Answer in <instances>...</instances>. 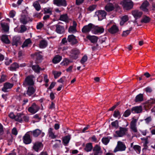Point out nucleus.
<instances>
[{
    "mask_svg": "<svg viewBox=\"0 0 155 155\" xmlns=\"http://www.w3.org/2000/svg\"><path fill=\"white\" fill-rule=\"evenodd\" d=\"M133 149L136 151L140 152V147L139 145H135L133 147Z\"/></svg>",
    "mask_w": 155,
    "mask_h": 155,
    "instance_id": "obj_53",
    "label": "nucleus"
},
{
    "mask_svg": "<svg viewBox=\"0 0 155 155\" xmlns=\"http://www.w3.org/2000/svg\"><path fill=\"white\" fill-rule=\"evenodd\" d=\"M87 38L89 40L93 43L96 42L98 40V38L95 36L88 35Z\"/></svg>",
    "mask_w": 155,
    "mask_h": 155,
    "instance_id": "obj_27",
    "label": "nucleus"
},
{
    "mask_svg": "<svg viewBox=\"0 0 155 155\" xmlns=\"http://www.w3.org/2000/svg\"><path fill=\"white\" fill-rule=\"evenodd\" d=\"M21 29L20 31V33H22L26 31L27 28L24 25H22L21 26Z\"/></svg>",
    "mask_w": 155,
    "mask_h": 155,
    "instance_id": "obj_50",
    "label": "nucleus"
},
{
    "mask_svg": "<svg viewBox=\"0 0 155 155\" xmlns=\"http://www.w3.org/2000/svg\"><path fill=\"white\" fill-rule=\"evenodd\" d=\"M1 40L3 42L8 44L10 43V41L8 39L7 35H3L2 36Z\"/></svg>",
    "mask_w": 155,
    "mask_h": 155,
    "instance_id": "obj_28",
    "label": "nucleus"
},
{
    "mask_svg": "<svg viewBox=\"0 0 155 155\" xmlns=\"http://www.w3.org/2000/svg\"><path fill=\"white\" fill-rule=\"evenodd\" d=\"M54 3L58 6H66L67 5L65 0H54Z\"/></svg>",
    "mask_w": 155,
    "mask_h": 155,
    "instance_id": "obj_17",
    "label": "nucleus"
},
{
    "mask_svg": "<svg viewBox=\"0 0 155 155\" xmlns=\"http://www.w3.org/2000/svg\"><path fill=\"white\" fill-rule=\"evenodd\" d=\"M131 114L130 110L129 109L127 110L124 113L123 116L127 117H128Z\"/></svg>",
    "mask_w": 155,
    "mask_h": 155,
    "instance_id": "obj_55",
    "label": "nucleus"
},
{
    "mask_svg": "<svg viewBox=\"0 0 155 155\" xmlns=\"http://www.w3.org/2000/svg\"><path fill=\"white\" fill-rule=\"evenodd\" d=\"M118 5L116 6L111 3H109L105 5L104 9L107 12H109L114 10L115 7L118 8Z\"/></svg>",
    "mask_w": 155,
    "mask_h": 155,
    "instance_id": "obj_10",
    "label": "nucleus"
},
{
    "mask_svg": "<svg viewBox=\"0 0 155 155\" xmlns=\"http://www.w3.org/2000/svg\"><path fill=\"white\" fill-rule=\"evenodd\" d=\"M32 19L27 15L22 14L20 18V22L23 25H26L28 22L31 21Z\"/></svg>",
    "mask_w": 155,
    "mask_h": 155,
    "instance_id": "obj_4",
    "label": "nucleus"
},
{
    "mask_svg": "<svg viewBox=\"0 0 155 155\" xmlns=\"http://www.w3.org/2000/svg\"><path fill=\"white\" fill-rule=\"evenodd\" d=\"M47 45V43L45 40H42L40 42L39 47L41 48H44L46 47Z\"/></svg>",
    "mask_w": 155,
    "mask_h": 155,
    "instance_id": "obj_42",
    "label": "nucleus"
},
{
    "mask_svg": "<svg viewBox=\"0 0 155 155\" xmlns=\"http://www.w3.org/2000/svg\"><path fill=\"white\" fill-rule=\"evenodd\" d=\"M12 134L15 135H17L18 134V132L17 129L15 128H14L12 130Z\"/></svg>",
    "mask_w": 155,
    "mask_h": 155,
    "instance_id": "obj_62",
    "label": "nucleus"
},
{
    "mask_svg": "<svg viewBox=\"0 0 155 155\" xmlns=\"http://www.w3.org/2000/svg\"><path fill=\"white\" fill-rule=\"evenodd\" d=\"M43 146V145L41 142H36L34 143L33 149L35 151L38 152L41 150Z\"/></svg>",
    "mask_w": 155,
    "mask_h": 155,
    "instance_id": "obj_9",
    "label": "nucleus"
},
{
    "mask_svg": "<svg viewBox=\"0 0 155 155\" xmlns=\"http://www.w3.org/2000/svg\"><path fill=\"white\" fill-rule=\"evenodd\" d=\"M128 130L127 128L120 127L119 130L116 131L115 133L118 137H122L126 134Z\"/></svg>",
    "mask_w": 155,
    "mask_h": 155,
    "instance_id": "obj_6",
    "label": "nucleus"
},
{
    "mask_svg": "<svg viewBox=\"0 0 155 155\" xmlns=\"http://www.w3.org/2000/svg\"><path fill=\"white\" fill-rule=\"evenodd\" d=\"M93 148L92 143H88L86 145L84 149L87 152L90 151Z\"/></svg>",
    "mask_w": 155,
    "mask_h": 155,
    "instance_id": "obj_34",
    "label": "nucleus"
},
{
    "mask_svg": "<svg viewBox=\"0 0 155 155\" xmlns=\"http://www.w3.org/2000/svg\"><path fill=\"white\" fill-rule=\"evenodd\" d=\"M44 13L52 14V9L51 8H45L44 9Z\"/></svg>",
    "mask_w": 155,
    "mask_h": 155,
    "instance_id": "obj_47",
    "label": "nucleus"
},
{
    "mask_svg": "<svg viewBox=\"0 0 155 155\" xmlns=\"http://www.w3.org/2000/svg\"><path fill=\"white\" fill-rule=\"evenodd\" d=\"M53 73L54 76V78H57L60 76L61 74V72L60 71L57 72L56 71H53Z\"/></svg>",
    "mask_w": 155,
    "mask_h": 155,
    "instance_id": "obj_49",
    "label": "nucleus"
},
{
    "mask_svg": "<svg viewBox=\"0 0 155 155\" xmlns=\"http://www.w3.org/2000/svg\"><path fill=\"white\" fill-rule=\"evenodd\" d=\"M126 148L125 145L123 142L118 141L116 147L114 150V152L116 153L118 151H124Z\"/></svg>",
    "mask_w": 155,
    "mask_h": 155,
    "instance_id": "obj_3",
    "label": "nucleus"
},
{
    "mask_svg": "<svg viewBox=\"0 0 155 155\" xmlns=\"http://www.w3.org/2000/svg\"><path fill=\"white\" fill-rule=\"evenodd\" d=\"M13 86V84L8 82H6L4 84L3 87L2 88V91L4 92L8 91V90L11 89Z\"/></svg>",
    "mask_w": 155,
    "mask_h": 155,
    "instance_id": "obj_13",
    "label": "nucleus"
},
{
    "mask_svg": "<svg viewBox=\"0 0 155 155\" xmlns=\"http://www.w3.org/2000/svg\"><path fill=\"white\" fill-rule=\"evenodd\" d=\"M98 18L99 20L101 21L106 18L107 13L104 10H100L96 12Z\"/></svg>",
    "mask_w": 155,
    "mask_h": 155,
    "instance_id": "obj_7",
    "label": "nucleus"
},
{
    "mask_svg": "<svg viewBox=\"0 0 155 155\" xmlns=\"http://www.w3.org/2000/svg\"><path fill=\"white\" fill-rule=\"evenodd\" d=\"M97 7V5H93L90 6L87 8L88 10L90 11H92Z\"/></svg>",
    "mask_w": 155,
    "mask_h": 155,
    "instance_id": "obj_52",
    "label": "nucleus"
},
{
    "mask_svg": "<svg viewBox=\"0 0 155 155\" xmlns=\"http://www.w3.org/2000/svg\"><path fill=\"white\" fill-rule=\"evenodd\" d=\"M9 117L12 119H15V116L13 113L11 112L8 115Z\"/></svg>",
    "mask_w": 155,
    "mask_h": 155,
    "instance_id": "obj_63",
    "label": "nucleus"
},
{
    "mask_svg": "<svg viewBox=\"0 0 155 155\" xmlns=\"http://www.w3.org/2000/svg\"><path fill=\"white\" fill-rule=\"evenodd\" d=\"M59 20L61 21H65L66 22H68V18L67 14L61 15L60 16Z\"/></svg>",
    "mask_w": 155,
    "mask_h": 155,
    "instance_id": "obj_31",
    "label": "nucleus"
},
{
    "mask_svg": "<svg viewBox=\"0 0 155 155\" xmlns=\"http://www.w3.org/2000/svg\"><path fill=\"white\" fill-rule=\"evenodd\" d=\"M21 43V37L19 36H15L12 39V45L13 46H17L18 44Z\"/></svg>",
    "mask_w": 155,
    "mask_h": 155,
    "instance_id": "obj_16",
    "label": "nucleus"
},
{
    "mask_svg": "<svg viewBox=\"0 0 155 155\" xmlns=\"http://www.w3.org/2000/svg\"><path fill=\"white\" fill-rule=\"evenodd\" d=\"M33 5L37 11H39L40 10L41 8V6L38 1H36L34 2L33 3Z\"/></svg>",
    "mask_w": 155,
    "mask_h": 155,
    "instance_id": "obj_36",
    "label": "nucleus"
},
{
    "mask_svg": "<svg viewBox=\"0 0 155 155\" xmlns=\"http://www.w3.org/2000/svg\"><path fill=\"white\" fill-rule=\"evenodd\" d=\"M70 62V61L67 58H65L64 59L63 61L61 63V64L64 66L68 65Z\"/></svg>",
    "mask_w": 155,
    "mask_h": 155,
    "instance_id": "obj_46",
    "label": "nucleus"
},
{
    "mask_svg": "<svg viewBox=\"0 0 155 155\" xmlns=\"http://www.w3.org/2000/svg\"><path fill=\"white\" fill-rule=\"evenodd\" d=\"M1 26L3 31L5 32H8L9 30V27L7 23H2Z\"/></svg>",
    "mask_w": 155,
    "mask_h": 155,
    "instance_id": "obj_39",
    "label": "nucleus"
},
{
    "mask_svg": "<svg viewBox=\"0 0 155 155\" xmlns=\"http://www.w3.org/2000/svg\"><path fill=\"white\" fill-rule=\"evenodd\" d=\"M143 100V94H140L137 95L135 97V101L136 102H141Z\"/></svg>",
    "mask_w": 155,
    "mask_h": 155,
    "instance_id": "obj_26",
    "label": "nucleus"
},
{
    "mask_svg": "<svg viewBox=\"0 0 155 155\" xmlns=\"http://www.w3.org/2000/svg\"><path fill=\"white\" fill-rule=\"evenodd\" d=\"M137 120L136 119H133L130 124V128L132 131L134 133L137 132Z\"/></svg>",
    "mask_w": 155,
    "mask_h": 155,
    "instance_id": "obj_12",
    "label": "nucleus"
},
{
    "mask_svg": "<svg viewBox=\"0 0 155 155\" xmlns=\"http://www.w3.org/2000/svg\"><path fill=\"white\" fill-rule=\"evenodd\" d=\"M152 120V118L150 116L145 119V121L146 123L147 124H148Z\"/></svg>",
    "mask_w": 155,
    "mask_h": 155,
    "instance_id": "obj_60",
    "label": "nucleus"
},
{
    "mask_svg": "<svg viewBox=\"0 0 155 155\" xmlns=\"http://www.w3.org/2000/svg\"><path fill=\"white\" fill-rule=\"evenodd\" d=\"M18 64L16 63H14L12 64L10 68V70L12 71H15L16 69L19 68Z\"/></svg>",
    "mask_w": 155,
    "mask_h": 155,
    "instance_id": "obj_37",
    "label": "nucleus"
},
{
    "mask_svg": "<svg viewBox=\"0 0 155 155\" xmlns=\"http://www.w3.org/2000/svg\"><path fill=\"white\" fill-rule=\"evenodd\" d=\"M68 42H70L72 45L76 44L78 43L77 40L73 35H69L68 36Z\"/></svg>",
    "mask_w": 155,
    "mask_h": 155,
    "instance_id": "obj_23",
    "label": "nucleus"
},
{
    "mask_svg": "<svg viewBox=\"0 0 155 155\" xmlns=\"http://www.w3.org/2000/svg\"><path fill=\"white\" fill-rule=\"evenodd\" d=\"M31 56L32 57H35L37 61L40 60L42 58V56L40 54V52L32 54H31Z\"/></svg>",
    "mask_w": 155,
    "mask_h": 155,
    "instance_id": "obj_30",
    "label": "nucleus"
},
{
    "mask_svg": "<svg viewBox=\"0 0 155 155\" xmlns=\"http://www.w3.org/2000/svg\"><path fill=\"white\" fill-rule=\"evenodd\" d=\"M60 23L59 22L58 24L55 25L56 27V31L58 33L62 34L64 31V28L63 26L59 24Z\"/></svg>",
    "mask_w": 155,
    "mask_h": 155,
    "instance_id": "obj_19",
    "label": "nucleus"
},
{
    "mask_svg": "<svg viewBox=\"0 0 155 155\" xmlns=\"http://www.w3.org/2000/svg\"><path fill=\"white\" fill-rule=\"evenodd\" d=\"M15 11L12 10L9 13V16L11 18H13L15 15Z\"/></svg>",
    "mask_w": 155,
    "mask_h": 155,
    "instance_id": "obj_59",
    "label": "nucleus"
},
{
    "mask_svg": "<svg viewBox=\"0 0 155 155\" xmlns=\"http://www.w3.org/2000/svg\"><path fill=\"white\" fill-rule=\"evenodd\" d=\"M35 90L34 88L32 86H29L26 91V94L28 96H31L34 94Z\"/></svg>",
    "mask_w": 155,
    "mask_h": 155,
    "instance_id": "obj_24",
    "label": "nucleus"
},
{
    "mask_svg": "<svg viewBox=\"0 0 155 155\" xmlns=\"http://www.w3.org/2000/svg\"><path fill=\"white\" fill-rule=\"evenodd\" d=\"M150 20V18L147 16L143 17L141 20V23H147L149 22Z\"/></svg>",
    "mask_w": 155,
    "mask_h": 155,
    "instance_id": "obj_40",
    "label": "nucleus"
},
{
    "mask_svg": "<svg viewBox=\"0 0 155 155\" xmlns=\"http://www.w3.org/2000/svg\"><path fill=\"white\" fill-rule=\"evenodd\" d=\"M94 25L89 23L88 25L84 26L82 29V31L84 33H88L91 30L93 32Z\"/></svg>",
    "mask_w": 155,
    "mask_h": 155,
    "instance_id": "obj_5",
    "label": "nucleus"
},
{
    "mask_svg": "<svg viewBox=\"0 0 155 155\" xmlns=\"http://www.w3.org/2000/svg\"><path fill=\"white\" fill-rule=\"evenodd\" d=\"M35 77L33 75H30L27 76L24 81L23 85L24 87L28 86H31L34 84V79Z\"/></svg>",
    "mask_w": 155,
    "mask_h": 155,
    "instance_id": "obj_1",
    "label": "nucleus"
},
{
    "mask_svg": "<svg viewBox=\"0 0 155 155\" xmlns=\"http://www.w3.org/2000/svg\"><path fill=\"white\" fill-rule=\"evenodd\" d=\"M110 139L108 137H104L102 139V143L105 145H106L109 143Z\"/></svg>",
    "mask_w": 155,
    "mask_h": 155,
    "instance_id": "obj_45",
    "label": "nucleus"
},
{
    "mask_svg": "<svg viewBox=\"0 0 155 155\" xmlns=\"http://www.w3.org/2000/svg\"><path fill=\"white\" fill-rule=\"evenodd\" d=\"M79 54L80 52L78 50L76 49H73L71 51L70 56L73 59H76L78 58V55Z\"/></svg>",
    "mask_w": 155,
    "mask_h": 155,
    "instance_id": "obj_14",
    "label": "nucleus"
},
{
    "mask_svg": "<svg viewBox=\"0 0 155 155\" xmlns=\"http://www.w3.org/2000/svg\"><path fill=\"white\" fill-rule=\"evenodd\" d=\"M32 70L37 73H39L40 71L43 70L44 68L42 69L38 65H32L31 67Z\"/></svg>",
    "mask_w": 155,
    "mask_h": 155,
    "instance_id": "obj_25",
    "label": "nucleus"
},
{
    "mask_svg": "<svg viewBox=\"0 0 155 155\" xmlns=\"http://www.w3.org/2000/svg\"><path fill=\"white\" fill-rule=\"evenodd\" d=\"M113 116L115 117H120V116L119 111L118 110H115L114 112Z\"/></svg>",
    "mask_w": 155,
    "mask_h": 155,
    "instance_id": "obj_51",
    "label": "nucleus"
},
{
    "mask_svg": "<svg viewBox=\"0 0 155 155\" xmlns=\"http://www.w3.org/2000/svg\"><path fill=\"white\" fill-rule=\"evenodd\" d=\"M41 133V130L38 129H36L32 132L33 135L35 137H37Z\"/></svg>",
    "mask_w": 155,
    "mask_h": 155,
    "instance_id": "obj_41",
    "label": "nucleus"
},
{
    "mask_svg": "<svg viewBox=\"0 0 155 155\" xmlns=\"http://www.w3.org/2000/svg\"><path fill=\"white\" fill-rule=\"evenodd\" d=\"M62 57L59 55L55 56L52 60L54 64L59 63L61 60Z\"/></svg>",
    "mask_w": 155,
    "mask_h": 155,
    "instance_id": "obj_29",
    "label": "nucleus"
},
{
    "mask_svg": "<svg viewBox=\"0 0 155 155\" xmlns=\"http://www.w3.org/2000/svg\"><path fill=\"white\" fill-rule=\"evenodd\" d=\"M131 13L132 15L136 19L140 18L143 14L142 12L139 11L137 10L132 11Z\"/></svg>",
    "mask_w": 155,
    "mask_h": 155,
    "instance_id": "obj_15",
    "label": "nucleus"
},
{
    "mask_svg": "<svg viewBox=\"0 0 155 155\" xmlns=\"http://www.w3.org/2000/svg\"><path fill=\"white\" fill-rule=\"evenodd\" d=\"M108 32L111 34H114L119 31V29L116 25H113L110 28L108 29Z\"/></svg>",
    "mask_w": 155,
    "mask_h": 155,
    "instance_id": "obj_21",
    "label": "nucleus"
},
{
    "mask_svg": "<svg viewBox=\"0 0 155 155\" xmlns=\"http://www.w3.org/2000/svg\"><path fill=\"white\" fill-rule=\"evenodd\" d=\"M104 29L102 27L95 26L94 25L93 32L95 34H101L104 32Z\"/></svg>",
    "mask_w": 155,
    "mask_h": 155,
    "instance_id": "obj_11",
    "label": "nucleus"
},
{
    "mask_svg": "<svg viewBox=\"0 0 155 155\" xmlns=\"http://www.w3.org/2000/svg\"><path fill=\"white\" fill-rule=\"evenodd\" d=\"M70 139V136H67L64 137L63 140V142L64 144H67L69 142Z\"/></svg>",
    "mask_w": 155,
    "mask_h": 155,
    "instance_id": "obj_44",
    "label": "nucleus"
},
{
    "mask_svg": "<svg viewBox=\"0 0 155 155\" xmlns=\"http://www.w3.org/2000/svg\"><path fill=\"white\" fill-rule=\"evenodd\" d=\"M39 109V107L35 103H33L31 106L28 109V111L32 114L37 112Z\"/></svg>",
    "mask_w": 155,
    "mask_h": 155,
    "instance_id": "obj_8",
    "label": "nucleus"
},
{
    "mask_svg": "<svg viewBox=\"0 0 155 155\" xmlns=\"http://www.w3.org/2000/svg\"><path fill=\"white\" fill-rule=\"evenodd\" d=\"M129 19L127 15H125L124 16L122 17L121 20L124 21L125 22L127 21Z\"/></svg>",
    "mask_w": 155,
    "mask_h": 155,
    "instance_id": "obj_58",
    "label": "nucleus"
},
{
    "mask_svg": "<svg viewBox=\"0 0 155 155\" xmlns=\"http://www.w3.org/2000/svg\"><path fill=\"white\" fill-rule=\"evenodd\" d=\"M76 28L75 27L70 26L68 29V31L70 32L74 33L76 31Z\"/></svg>",
    "mask_w": 155,
    "mask_h": 155,
    "instance_id": "obj_56",
    "label": "nucleus"
},
{
    "mask_svg": "<svg viewBox=\"0 0 155 155\" xmlns=\"http://www.w3.org/2000/svg\"><path fill=\"white\" fill-rule=\"evenodd\" d=\"M131 110L133 113H140L142 111V108L141 106H135L133 107Z\"/></svg>",
    "mask_w": 155,
    "mask_h": 155,
    "instance_id": "obj_18",
    "label": "nucleus"
},
{
    "mask_svg": "<svg viewBox=\"0 0 155 155\" xmlns=\"http://www.w3.org/2000/svg\"><path fill=\"white\" fill-rule=\"evenodd\" d=\"M23 114L21 113L18 114L15 116V120L20 122H21L22 121Z\"/></svg>",
    "mask_w": 155,
    "mask_h": 155,
    "instance_id": "obj_33",
    "label": "nucleus"
},
{
    "mask_svg": "<svg viewBox=\"0 0 155 155\" xmlns=\"http://www.w3.org/2000/svg\"><path fill=\"white\" fill-rule=\"evenodd\" d=\"M23 141L24 143L26 144H28L31 142V140L30 138V135L27 134H26L23 137Z\"/></svg>",
    "mask_w": 155,
    "mask_h": 155,
    "instance_id": "obj_22",
    "label": "nucleus"
},
{
    "mask_svg": "<svg viewBox=\"0 0 155 155\" xmlns=\"http://www.w3.org/2000/svg\"><path fill=\"white\" fill-rule=\"evenodd\" d=\"M123 7L126 10H129L132 8L133 6V2L131 0H122L120 2Z\"/></svg>",
    "mask_w": 155,
    "mask_h": 155,
    "instance_id": "obj_2",
    "label": "nucleus"
},
{
    "mask_svg": "<svg viewBox=\"0 0 155 155\" xmlns=\"http://www.w3.org/2000/svg\"><path fill=\"white\" fill-rule=\"evenodd\" d=\"M93 151L94 153H102V152L101 150V148L100 146L97 145H96L94 148Z\"/></svg>",
    "mask_w": 155,
    "mask_h": 155,
    "instance_id": "obj_35",
    "label": "nucleus"
},
{
    "mask_svg": "<svg viewBox=\"0 0 155 155\" xmlns=\"http://www.w3.org/2000/svg\"><path fill=\"white\" fill-rule=\"evenodd\" d=\"M87 59V57L86 55H85L82 58L81 60V64H84V62H86Z\"/></svg>",
    "mask_w": 155,
    "mask_h": 155,
    "instance_id": "obj_54",
    "label": "nucleus"
},
{
    "mask_svg": "<svg viewBox=\"0 0 155 155\" xmlns=\"http://www.w3.org/2000/svg\"><path fill=\"white\" fill-rule=\"evenodd\" d=\"M111 124L113 127H114L116 129L118 128L119 127L118 122L117 120H116L115 121L112 122Z\"/></svg>",
    "mask_w": 155,
    "mask_h": 155,
    "instance_id": "obj_48",
    "label": "nucleus"
},
{
    "mask_svg": "<svg viewBox=\"0 0 155 155\" xmlns=\"http://www.w3.org/2000/svg\"><path fill=\"white\" fill-rule=\"evenodd\" d=\"M6 80V76L4 75H2L0 78V83H2L5 81Z\"/></svg>",
    "mask_w": 155,
    "mask_h": 155,
    "instance_id": "obj_57",
    "label": "nucleus"
},
{
    "mask_svg": "<svg viewBox=\"0 0 155 155\" xmlns=\"http://www.w3.org/2000/svg\"><path fill=\"white\" fill-rule=\"evenodd\" d=\"M53 129L51 128H50L48 130L49 136L52 139H54L56 137V136L54 134L53 131Z\"/></svg>",
    "mask_w": 155,
    "mask_h": 155,
    "instance_id": "obj_38",
    "label": "nucleus"
},
{
    "mask_svg": "<svg viewBox=\"0 0 155 155\" xmlns=\"http://www.w3.org/2000/svg\"><path fill=\"white\" fill-rule=\"evenodd\" d=\"M149 5V2L147 1H145L142 3L141 6H140V8L144 12H147L148 11L147 7Z\"/></svg>",
    "mask_w": 155,
    "mask_h": 155,
    "instance_id": "obj_20",
    "label": "nucleus"
},
{
    "mask_svg": "<svg viewBox=\"0 0 155 155\" xmlns=\"http://www.w3.org/2000/svg\"><path fill=\"white\" fill-rule=\"evenodd\" d=\"M43 26V25L41 22L39 23L37 25V28L38 29H41Z\"/></svg>",
    "mask_w": 155,
    "mask_h": 155,
    "instance_id": "obj_61",
    "label": "nucleus"
},
{
    "mask_svg": "<svg viewBox=\"0 0 155 155\" xmlns=\"http://www.w3.org/2000/svg\"><path fill=\"white\" fill-rule=\"evenodd\" d=\"M130 22H129V24H128L127 25H128V26L129 27H130V28L129 30H127L125 31H124L123 32V33L122 34V36L123 37H126L127 36L129 33L131 31L132 29V26H130Z\"/></svg>",
    "mask_w": 155,
    "mask_h": 155,
    "instance_id": "obj_32",
    "label": "nucleus"
},
{
    "mask_svg": "<svg viewBox=\"0 0 155 155\" xmlns=\"http://www.w3.org/2000/svg\"><path fill=\"white\" fill-rule=\"evenodd\" d=\"M31 43V41L30 39L28 38L25 40L22 46V47L23 48L27 46L29 44Z\"/></svg>",
    "mask_w": 155,
    "mask_h": 155,
    "instance_id": "obj_43",
    "label": "nucleus"
},
{
    "mask_svg": "<svg viewBox=\"0 0 155 155\" xmlns=\"http://www.w3.org/2000/svg\"><path fill=\"white\" fill-rule=\"evenodd\" d=\"M145 91L147 92L150 93L152 92V90L151 88L149 87H147L145 88Z\"/></svg>",
    "mask_w": 155,
    "mask_h": 155,
    "instance_id": "obj_64",
    "label": "nucleus"
}]
</instances>
